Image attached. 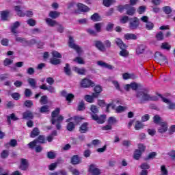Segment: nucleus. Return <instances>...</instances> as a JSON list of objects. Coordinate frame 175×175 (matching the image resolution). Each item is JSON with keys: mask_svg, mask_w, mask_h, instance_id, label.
<instances>
[{"mask_svg": "<svg viewBox=\"0 0 175 175\" xmlns=\"http://www.w3.org/2000/svg\"><path fill=\"white\" fill-rule=\"evenodd\" d=\"M115 43L117 44L118 47H120V49H126V44H124L122 40L120 38H116Z\"/></svg>", "mask_w": 175, "mask_h": 175, "instance_id": "19", "label": "nucleus"}, {"mask_svg": "<svg viewBox=\"0 0 175 175\" xmlns=\"http://www.w3.org/2000/svg\"><path fill=\"white\" fill-rule=\"evenodd\" d=\"M27 82L32 88H36V80L33 78H29L27 79Z\"/></svg>", "mask_w": 175, "mask_h": 175, "instance_id": "36", "label": "nucleus"}, {"mask_svg": "<svg viewBox=\"0 0 175 175\" xmlns=\"http://www.w3.org/2000/svg\"><path fill=\"white\" fill-rule=\"evenodd\" d=\"M161 175H168L169 172L167 171V169H166V165H161Z\"/></svg>", "mask_w": 175, "mask_h": 175, "instance_id": "48", "label": "nucleus"}, {"mask_svg": "<svg viewBox=\"0 0 175 175\" xmlns=\"http://www.w3.org/2000/svg\"><path fill=\"white\" fill-rule=\"evenodd\" d=\"M40 103H41V105H47L48 103L47 96L44 95L41 96V98L40 99Z\"/></svg>", "mask_w": 175, "mask_h": 175, "instance_id": "47", "label": "nucleus"}, {"mask_svg": "<svg viewBox=\"0 0 175 175\" xmlns=\"http://www.w3.org/2000/svg\"><path fill=\"white\" fill-rule=\"evenodd\" d=\"M159 133H165V132H167V123L163 122L160 123V126L158 128Z\"/></svg>", "mask_w": 175, "mask_h": 175, "instance_id": "14", "label": "nucleus"}, {"mask_svg": "<svg viewBox=\"0 0 175 175\" xmlns=\"http://www.w3.org/2000/svg\"><path fill=\"white\" fill-rule=\"evenodd\" d=\"M68 170L70 172V173H72V174H73V175H80V172L78 171L77 169H76L72 166L68 167Z\"/></svg>", "mask_w": 175, "mask_h": 175, "instance_id": "39", "label": "nucleus"}, {"mask_svg": "<svg viewBox=\"0 0 175 175\" xmlns=\"http://www.w3.org/2000/svg\"><path fill=\"white\" fill-rule=\"evenodd\" d=\"M81 86L83 88H90V87H94L95 83L91 79L85 78L81 81Z\"/></svg>", "mask_w": 175, "mask_h": 175, "instance_id": "8", "label": "nucleus"}, {"mask_svg": "<svg viewBox=\"0 0 175 175\" xmlns=\"http://www.w3.org/2000/svg\"><path fill=\"white\" fill-rule=\"evenodd\" d=\"M153 122H154V124H159L160 125L161 122H162V118L159 115H156L154 116Z\"/></svg>", "mask_w": 175, "mask_h": 175, "instance_id": "42", "label": "nucleus"}, {"mask_svg": "<svg viewBox=\"0 0 175 175\" xmlns=\"http://www.w3.org/2000/svg\"><path fill=\"white\" fill-rule=\"evenodd\" d=\"M24 105L26 107H32L33 103H32V100H27L25 102Z\"/></svg>", "mask_w": 175, "mask_h": 175, "instance_id": "64", "label": "nucleus"}, {"mask_svg": "<svg viewBox=\"0 0 175 175\" xmlns=\"http://www.w3.org/2000/svg\"><path fill=\"white\" fill-rule=\"evenodd\" d=\"M161 47V49H163V50H167V51H169V50H170V49H172V46L167 42L162 43Z\"/></svg>", "mask_w": 175, "mask_h": 175, "instance_id": "45", "label": "nucleus"}, {"mask_svg": "<svg viewBox=\"0 0 175 175\" xmlns=\"http://www.w3.org/2000/svg\"><path fill=\"white\" fill-rule=\"evenodd\" d=\"M126 9H129V4H126L124 5H120L119 6H118V10L120 13H122L124 12V10H125Z\"/></svg>", "mask_w": 175, "mask_h": 175, "instance_id": "41", "label": "nucleus"}, {"mask_svg": "<svg viewBox=\"0 0 175 175\" xmlns=\"http://www.w3.org/2000/svg\"><path fill=\"white\" fill-rule=\"evenodd\" d=\"M130 87L133 91H136L139 87H140V84L137 83L136 82H133L130 83Z\"/></svg>", "mask_w": 175, "mask_h": 175, "instance_id": "44", "label": "nucleus"}, {"mask_svg": "<svg viewBox=\"0 0 175 175\" xmlns=\"http://www.w3.org/2000/svg\"><path fill=\"white\" fill-rule=\"evenodd\" d=\"M94 46L99 50L100 51H102L103 53H105L106 51V47L105 46V44H103V42L102 41H95L94 42Z\"/></svg>", "mask_w": 175, "mask_h": 175, "instance_id": "10", "label": "nucleus"}, {"mask_svg": "<svg viewBox=\"0 0 175 175\" xmlns=\"http://www.w3.org/2000/svg\"><path fill=\"white\" fill-rule=\"evenodd\" d=\"M97 65H98V66H101V68H105L106 69H109V70H113V69H114V66L103 61H98Z\"/></svg>", "mask_w": 175, "mask_h": 175, "instance_id": "13", "label": "nucleus"}, {"mask_svg": "<svg viewBox=\"0 0 175 175\" xmlns=\"http://www.w3.org/2000/svg\"><path fill=\"white\" fill-rule=\"evenodd\" d=\"M140 25V21L137 17L130 18L129 28L131 30L137 29Z\"/></svg>", "mask_w": 175, "mask_h": 175, "instance_id": "6", "label": "nucleus"}, {"mask_svg": "<svg viewBox=\"0 0 175 175\" xmlns=\"http://www.w3.org/2000/svg\"><path fill=\"white\" fill-rule=\"evenodd\" d=\"M40 111V113H47V111H49V106L44 105V106L41 107Z\"/></svg>", "mask_w": 175, "mask_h": 175, "instance_id": "63", "label": "nucleus"}, {"mask_svg": "<svg viewBox=\"0 0 175 175\" xmlns=\"http://www.w3.org/2000/svg\"><path fill=\"white\" fill-rule=\"evenodd\" d=\"M147 9V7L144 5L139 6V8L137 9V12L139 14H143L144 12H146V10Z\"/></svg>", "mask_w": 175, "mask_h": 175, "instance_id": "57", "label": "nucleus"}, {"mask_svg": "<svg viewBox=\"0 0 175 175\" xmlns=\"http://www.w3.org/2000/svg\"><path fill=\"white\" fill-rule=\"evenodd\" d=\"M159 96L161 98L163 102H164V103H166L167 105H168V109L170 110H174L175 109V104L174 103H172L170 101V100L162 96V94H159Z\"/></svg>", "mask_w": 175, "mask_h": 175, "instance_id": "9", "label": "nucleus"}, {"mask_svg": "<svg viewBox=\"0 0 175 175\" xmlns=\"http://www.w3.org/2000/svg\"><path fill=\"white\" fill-rule=\"evenodd\" d=\"M12 64H13V59H12L6 58L3 61L4 66H9V65H12Z\"/></svg>", "mask_w": 175, "mask_h": 175, "instance_id": "49", "label": "nucleus"}, {"mask_svg": "<svg viewBox=\"0 0 175 175\" xmlns=\"http://www.w3.org/2000/svg\"><path fill=\"white\" fill-rule=\"evenodd\" d=\"M75 129V124L73 122H69L67 125V129L69 131V132H72Z\"/></svg>", "mask_w": 175, "mask_h": 175, "instance_id": "61", "label": "nucleus"}, {"mask_svg": "<svg viewBox=\"0 0 175 175\" xmlns=\"http://www.w3.org/2000/svg\"><path fill=\"white\" fill-rule=\"evenodd\" d=\"M39 133H40V131H39V129L34 128L33 131L31 133V137H36V136H39Z\"/></svg>", "mask_w": 175, "mask_h": 175, "instance_id": "37", "label": "nucleus"}, {"mask_svg": "<svg viewBox=\"0 0 175 175\" xmlns=\"http://www.w3.org/2000/svg\"><path fill=\"white\" fill-rule=\"evenodd\" d=\"M154 59L156 62L158 64H160V65L162 66V64H169V62H167V59L166 58V56L163 55V54L161 53V52H156L154 54Z\"/></svg>", "mask_w": 175, "mask_h": 175, "instance_id": "5", "label": "nucleus"}, {"mask_svg": "<svg viewBox=\"0 0 175 175\" xmlns=\"http://www.w3.org/2000/svg\"><path fill=\"white\" fill-rule=\"evenodd\" d=\"M37 143H40V144H44V143H46V137L44 135H40L37 139L29 143L28 146L31 150H33V148L36 147Z\"/></svg>", "mask_w": 175, "mask_h": 175, "instance_id": "4", "label": "nucleus"}, {"mask_svg": "<svg viewBox=\"0 0 175 175\" xmlns=\"http://www.w3.org/2000/svg\"><path fill=\"white\" fill-rule=\"evenodd\" d=\"M126 109H128V107L119 105L116 108V113H122V111H125Z\"/></svg>", "mask_w": 175, "mask_h": 175, "instance_id": "46", "label": "nucleus"}, {"mask_svg": "<svg viewBox=\"0 0 175 175\" xmlns=\"http://www.w3.org/2000/svg\"><path fill=\"white\" fill-rule=\"evenodd\" d=\"M122 77L124 80H129V79H137V77L133 74H129L128 72H124L122 74Z\"/></svg>", "mask_w": 175, "mask_h": 175, "instance_id": "17", "label": "nucleus"}, {"mask_svg": "<svg viewBox=\"0 0 175 175\" xmlns=\"http://www.w3.org/2000/svg\"><path fill=\"white\" fill-rule=\"evenodd\" d=\"M14 10L16 12L17 16L19 17H25V14L21 11V8L18 5L14 7Z\"/></svg>", "mask_w": 175, "mask_h": 175, "instance_id": "26", "label": "nucleus"}, {"mask_svg": "<svg viewBox=\"0 0 175 175\" xmlns=\"http://www.w3.org/2000/svg\"><path fill=\"white\" fill-rule=\"evenodd\" d=\"M85 109V105L84 104V101H81L78 105V110L79 111H83V110Z\"/></svg>", "mask_w": 175, "mask_h": 175, "instance_id": "50", "label": "nucleus"}, {"mask_svg": "<svg viewBox=\"0 0 175 175\" xmlns=\"http://www.w3.org/2000/svg\"><path fill=\"white\" fill-rule=\"evenodd\" d=\"M126 14H128L129 16H133V14H135V12H136V9L135 8V7H131V5H129V8L128 9H126Z\"/></svg>", "mask_w": 175, "mask_h": 175, "instance_id": "32", "label": "nucleus"}, {"mask_svg": "<svg viewBox=\"0 0 175 175\" xmlns=\"http://www.w3.org/2000/svg\"><path fill=\"white\" fill-rule=\"evenodd\" d=\"M64 70L66 76H70L72 75V70L70 69V65L69 64H66Z\"/></svg>", "mask_w": 175, "mask_h": 175, "instance_id": "24", "label": "nucleus"}, {"mask_svg": "<svg viewBox=\"0 0 175 175\" xmlns=\"http://www.w3.org/2000/svg\"><path fill=\"white\" fill-rule=\"evenodd\" d=\"M90 116L94 121H96L97 124H103L105 122V120H106V115L98 116L97 113H99L98 107L92 105L90 107Z\"/></svg>", "mask_w": 175, "mask_h": 175, "instance_id": "3", "label": "nucleus"}, {"mask_svg": "<svg viewBox=\"0 0 175 175\" xmlns=\"http://www.w3.org/2000/svg\"><path fill=\"white\" fill-rule=\"evenodd\" d=\"M61 113V109L56 108L51 113V122L52 125H55L56 129L57 131H61V124H62V121H64V116L59 115Z\"/></svg>", "mask_w": 175, "mask_h": 175, "instance_id": "2", "label": "nucleus"}, {"mask_svg": "<svg viewBox=\"0 0 175 175\" xmlns=\"http://www.w3.org/2000/svg\"><path fill=\"white\" fill-rule=\"evenodd\" d=\"M89 172L92 173V175H100L101 171L99 168H96L95 165L92 164L90 166Z\"/></svg>", "mask_w": 175, "mask_h": 175, "instance_id": "12", "label": "nucleus"}, {"mask_svg": "<svg viewBox=\"0 0 175 175\" xmlns=\"http://www.w3.org/2000/svg\"><path fill=\"white\" fill-rule=\"evenodd\" d=\"M46 23L49 27H55V25H58L57 21L49 18L46 19Z\"/></svg>", "mask_w": 175, "mask_h": 175, "instance_id": "27", "label": "nucleus"}, {"mask_svg": "<svg viewBox=\"0 0 175 175\" xmlns=\"http://www.w3.org/2000/svg\"><path fill=\"white\" fill-rule=\"evenodd\" d=\"M1 17L3 21H6L9 17V11H2L1 12Z\"/></svg>", "mask_w": 175, "mask_h": 175, "instance_id": "33", "label": "nucleus"}, {"mask_svg": "<svg viewBox=\"0 0 175 175\" xmlns=\"http://www.w3.org/2000/svg\"><path fill=\"white\" fill-rule=\"evenodd\" d=\"M116 123H117V119H116L115 117L111 116L109 118L108 124H109V125H113V124Z\"/></svg>", "mask_w": 175, "mask_h": 175, "instance_id": "55", "label": "nucleus"}, {"mask_svg": "<svg viewBox=\"0 0 175 175\" xmlns=\"http://www.w3.org/2000/svg\"><path fill=\"white\" fill-rule=\"evenodd\" d=\"M23 120H32L33 119V113L31 111H26L23 113Z\"/></svg>", "mask_w": 175, "mask_h": 175, "instance_id": "16", "label": "nucleus"}, {"mask_svg": "<svg viewBox=\"0 0 175 175\" xmlns=\"http://www.w3.org/2000/svg\"><path fill=\"white\" fill-rule=\"evenodd\" d=\"M124 39H126V40H136L137 36L133 33H126L124 35Z\"/></svg>", "mask_w": 175, "mask_h": 175, "instance_id": "22", "label": "nucleus"}, {"mask_svg": "<svg viewBox=\"0 0 175 175\" xmlns=\"http://www.w3.org/2000/svg\"><path fill=\"white\" fill-rule=\"evenodd\" d=\"M88 131V123L85 122L80 126L79 131L81 132V133H85V132H87Z\"/></svg>", "mask_w": 175, "mask_h": 175, "instance_id": "29", "label": "nucleus"}, {"mask_svg": "<svg viewBox=\"0 0 175 175\" xmlns=\"http://www.w3.org/2000/svg\"><path fill=\"white\" fill-rule=\"evenodd\" d=\"M57 32H59V33H64V31H65V27H63L62 25L58 24L57 25Z\"/></svg>", "mask_w": 175, "mask_h": 175, "instance_id": "59", "label": "nucleus"}, {"mask_svg": "<svg viewBox=\"0 0 175 175\" xmlns=\"http://www.w3.org/2000/svg\"><path fill=\"white\" fill-rule=\"evenodd\" d=\"M72 70H74V72H76V73H78V75H85V72H87V70H85V68H79L76 66L72 67Z\"/></svg>", "mask_w": 175, "mask_h": 175, "instance_id": "18", "label": "nucleus"}, {"mask_svg": "<svg viewBox=\"0 0 175 175\" xmlns=\"http://www.w3.org/2000/svg\"><path fill=\"white\" fill-rule=\"evenodd\" d=\"M21 23L18 21H16L15 23H14L12 24V26L11 27V32H12V33H17V30L16 29L20 27Z\"/></svg>", "mask_w": 175, "mask_h": 175, "instance_id": "25", "label": "nucleus"}, {"mask_svg": "<svg viewBox=\"0 0 175 175\" xmlns=\"http://www.w3.org/2000/svg\"><path fill=\"white\" fill-rule=\"evenodd\" d=\"M61 13L57 12V11H51L49 12V17L51 18H58L59 17Z\"/></svg>", "mask_w": 175, "mask_h": 175, "instance_id": "31", "label": "nucleus"}, {"mask_svg": "<svg viewBox=\"0 0 175 175\" xmlns=\"http://www.w3.org/2000/svg\"><path fill=\"white\" fill-rule=\"evenodd\" d=\"M52 57H53V58H62V55L57 51H52Z\"/></svg>", "mask_w": 175, "mask_h": 175, "instance_id": "51", "label": "nucleus"}, {"mask_svg": "<svg viewBox=\"0 0 175 175\" xmlns=\"http://www.w3.org/2000/svg\"><path fill=\"white\" fill-rule=\"evenodd\" d=\"M62 162H64V160L58 159L57 162L51 163L49 165V170H54L58 166V164L62 163Z\"/></svg>", "mask_w": 175, "mask_h": 175, "instance_id": "21", "label": "nucleus"}, {"mask_svg": "<svg viewBox=\"0 0 175 175\" xmlns=\"http://www.w3.org/2000/svg\"><path fill=\"white\" fill-rule=\"evenodd\" d=\"M144 128V124L142 123L140 121H136L135 124V131H140V129H143Z\"/></svg>", "mask_w": 175, "mask_h": 175, "instance_id": "34", "label": "nucleus"}, {"mask_svg": "<svg viewBox=\"0 0 175 175\" xmlns=\"http://www.w3.org/2000/svg\"><path fill=\"white\" fill-rule=\"evenodd\" d=\"M21 170H27L28 169V160L21 159V165L19 166Z\"/></svg>", "mask_w": 175, "mask_h": 175, "instance_id": "15", "label": "nucleus"}, {"mask_svg": "<svg viewBox=\"0 0 175 175\" xmlns=\"http://www.w3.org/2000/svg\"><path fill=\"white\" fill-rule=\"evenodd\" d=\"M70 163L72 165H80L81 163V157L77 154L73 155L70 159Z\"/></svg>", "mask_w": 175, "mask_h": 175, "instance_id": "11", "label": "nucleus"}, {"mask_svg": "<svg viewBox=\"0 0 175 175\" xmlns=\"http://www.w3.org/2000/svg\"><path fill=\"white\" fill-rule=\"evenodd\" d=\"M113 2H114V0H104L103 5L105 6H107V8H109V6H110V5L113 4Z\"/></svg>", "mask_w": 175, "mask_h": 175, "instance_id": "60", "label": "nucleus"}, {"mask_svg": "<svg viewBox=\"0 0 175 175\" xmlns=\"http://www.w3.org/2000/svg\"><path fill=\"white\" fill-rule=\"evenodd\" d=\"M135 98L141 104L146 103V102H150L151 100H153L154 102H157V100H158V96H152L150 95V94H148V92L144 89L137 91Z\"/></svg>", "mask_w": 175, "mask_h": 175, "instance_id": "1", "label": "nucleus"}, {"mask_svg": "<svg viewBox=\"0 0 175 175\" xmlns=\"http://www.w3.org/2000/svg\"><path fill=\"white\" fill-rule=\"evenodd\" d=\"M146 28L148 29V31H151L154 29V23L152 22H147L146 24Z\"/></svg>", "mask_w": 175, "mask_h": 175, "instance_id": "52", "label": "nucleus"}, {"mask_svg": "<svg viewBox=\"0 0 175 175\" xmlns=\"http://www.w3.org/2000/svg\"><path fill=\"white\" fill-rule=\"evenodd\" d=\"M119 55H120V57H124V58H128V57H129V51L125 49V48L121 49Z\"/></svg>", "mask_w": 175, "mask_h": 175, "instance_id": "28", "label": "nucleus"}, {"mask_svg": "<svg viewBox=\"0 0 175 175\" xmlns=\"http://www.w3.org/2000/svg\"><path fill=\"white\" fill-rule=\"evenodd\" d=\"M11 120H12V121H17V120H18V118H17L16 116V114H14V113H12L10 116H7V122L9 125H10V124H12Z\"/></svg>", "mask_w": 175, "mask_h": 175, "instance_id": "20", "label": "nucleus"}, {"mask_svg": "<svg viewBox=\"0 0 175 175\" xmlns=\"http://www.w3.org/2000/svg\"><path fill=\"white\" fill-rule=\"evenodd\" d=\"M90 18L91 20H92V21H100V20H102V18L100 17V16H99V14L98 13H94L93 15L91 16Z\"/></svg>", "mask_w": 175, "mask_h": 175, "instance_id": "35", "label": "nucleus"}, {"mask_svg": "<svg viewBox=\"0 0 175 175\" xmlns=\"http://www.w3.org/2000/svg\"><path fill=\"white\" fill-rule=\"evenodd\" d=\"M77 8L79 10H80L81 12H90V8L87 5H85L83 3H78Z\"/></svg>", "mask_w": 175, "mask_h": 175, "instance_id": "23", "label": "nucleus"}, {"mask_svg": "<svg viewBox=\"0 0 175 175\" xmlns=\"http://www.w3.org/2000/svg\"><path fill=\"white\" fill-rule=\"evenodd\" d=\"M8 157H9V150H3L1 154V158H2L3 159H5V158H8Z\"/></svg>", "mask_w": 175, "mask_h": 175, "instance_id": "53", "label": "nucleus"}, {"mask_svg": "<svg viewBox=\"0 0 175 175\" xmlns=\"http://www.w3.org/2000/svg\"><path fill=\"white\" fill-rule=\"evenodd\" d=\"M146 50V46L144 45H139L136 49L137 54H143Z\"/></svg>", "mask_w": 175, "mask_h": 175, "instance_id": "38", "label": "nucleus"}, {"mask_svg": "<svg viewBox=\"0 0 175 175\" xmlns=\"http://www.w3.org/2000/svg\"><path fill=\"white\" fill-rule=\"evenodd\" d=\"M157 40H163V33L162 31H159L155 36Z\"/></svg>", "mask_w": 175, "mask_h": 175, "instance_id": "58", "label": "nucleus"}, {"mask_svg": "<svg viewBox=\"0 0 175 175\" xmlns=\"http://www.w3.org/2000/svg\"><path fill=\"white\" fill-rule=\"evenodd\" d=\"M73 61L74 62L79 64V65H84V64H85L83 58L80 57H77L75 59H73Z\"/></svg>", "mask_w": 175, "mask_h": 175, "instance_id": "43", "label": "nucleus"}, {"mask_svg": "<svg viewBox=\"0 0 175 175\" xmlns=\"http://www.w3.org/2000/svg\"><path fill=\"white\" fill-rule=\"evenodd\" d=\"M68 44L69 47L73 49L74 50H76L78 54H80V53H81V48H80L79 45L75 44V40H73V38L69 37Z\"/></svg>", "mask_w": 175, "mask_h": 175, "instance_id": "7", "label": "nucleus"}, {"mask_svg": "<svg viewBox=\"0 0 175 175\" xmlns=\"http://www.w3.org/2000/svg\"><path fill=\"white\" fill-rule=\"evenodd\" d=\"M47 158H49V159H54L55 158V153L52 151L48 152Z\"/></svg>", "mask_w": 175, "mask_h": 175, "instance_id": "62", "label": "nucleus"}, {"mask_svg": "<svg viewBox=\"0 0 175 175\" xmlns=\"http://www.w3.org/2000/svg\"><path fill=\"white\" fill-rule=\"evenodd\" d=\"M50 62L52 64V65H59V64H61V59L52 57L50 59Z\"/></svg>", "mask_w": 175, "mask_h": 175, "instance_id": "40", "label": "nucleus"}, {"mask_svg": "<svg viewBox=\"0 0 175 175\" xmlns=\"http://www.w3.org/2000/svg\"><path fill=\"white\" fill-rule=\"evenodd\" d=\"M163 11L165 14H170L172 13V8L170 6H165L163 8Z\"/></svg>", "mask_w": 175, "mask_h": 175, "instance_id": "54", "label": "nucleus"}, {"mask_svg": "<svg viewBox=\"0 0 175 175\" xmlns=\"http://www.w3.org/2000/svg\"><path fill=\"white\" fill-rule=\"evenodd\" d=\"M142 151H140L139 149L135 150L133 154L134 159H136V161H139L140 159V157H142Z\"/></svg>", "mask_w": 175, "mask_h": 175, "instance_id": "30", "label": "nucleus"}, {"mask_svg": "<svg viewBox=\"0 0 175 175\" xmlns=\"http://www.w3.org/2000/svg\"><path fill=\"white\" fill-rule=\"evenodd\" d=\"M85 100H86V102H88L89 103H94V98L92 97V96L90 95H85Z\"/></svg>", "mask_w": 175, "mask_h": 175, "instance_id": "56", "label": "nucleus"}]
</instances>
